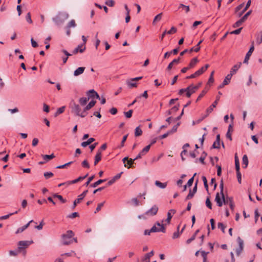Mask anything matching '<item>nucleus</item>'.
Segmentation results:
<instances>
[{
    "label": "nucleus",
    "instance_id": "30",
    "mask_svg": "<svg viewBox=\"0 0 262 262\" xmlns=\"http://www.w3.org/2000/svg\"><path fill=\"white\" fill-rule=\"evenodd\" d=\"M63 53H64L65 55H66V57H62V60H63V63H66L68 59V57L69 56H71L72 54H70L66 50H62V51H61Z\"/></svg>",
    "mask_w": 262,
    "mask_h": 262
},
{
    "label": "nucleus",
    "instance_id": "50",
    "mask_svg": "<svg viewBox=\"0 0 262 262\" xmlns=\"http://www.w3.org/2000/svg\"><path fill=\"white\" fill-rule=\"evenodd\" d=\"M196 173H195L193 174V177L188 180V182L187 183V185L188 186L190 187L191 186H192V185L193 184V182L194 181V177L196 176Z\"/></svg>",
    "mask_w": 262,
    "mask_h": 262
},
{
    "label": "nucleus",
    "instance_id": "37",
    "mask_svg": "<svg viewBox=\"0 0 262 262\" xmlns=\"http://www.w3.org/2000/svg\"><path fill=\"white\" fill-rule=\"evenodd\" d=\"M251 0H249L247 3V4L246 5V7H245V8L243 10V11L240 13L239 14V16H241L244 12H245L249 8V7H250V5H251Z\"/></svg>",
    "mask_w": 262,
    "mask_h": 262
},
{
    "label": "nucleus",
    "instance_id": "12",
    "mask_svg": "<svg viewBox=\"0 0 262 262\" xmlns=\"http://www.w3.org/2000/svg\"><path fill=\"white\" fill-rule=\"evenodd\" d=\"M215 201L216 202L218 206H219V207L222 206V205L224 203V202L222 199V195L221 194H220L219 192H217L216 194Z\"/></svg>",
    "mask_w": 262,
    "mask_h": 262
},
{
    "label": "nucleus",
    "instance_id": "52",
    "mask_svg": "<svg viewBox=\"0 0 262 262\" xmlns=\"http://www.w3.org/2000/svg\"><path fill=\"white\" fill-rule=\"evenodd\" d=\"M133 112V110H130L128 112H124V113L126 118H130L132 116Z\"/></svg>",
    "mask_w": 262,
    "mask_h": 262
},
{
    "label": "nucleus",
    "instance_id": "34",
    "mask_svg": "<svg viewBox=\"0 0 262 262\" xmlns=\"http://www.w3.org/2000/svg\"><path fill=\"white\" fill-rule=\"evenodd\" d=\"M54 157H55V156L53 154H52L50 155H42L43 159L45 160H46V161L51 160V159H53Z\"/></svg>",
    "mask_w": 262,
    "mask_h": 262
},
{
    "label": "nucleus",
    "instance_id": "21",
    "mask_svg": "<svg viewBox=\"0 0 262 262\" xmlns=\"http://www.w3.org/2000/svg\"><path fill=\"white\" fill-rule=\"evenodd\" d=\"M83 45H79L77 48H76L72 52V54H76L78 52L80 53H82L85 49V47L84 46L83 48H82Z\"/></svg>",
    "mask_w": 262,
    "mask_h": 262
},
{
    "label": "nucleus",
    "instance_id": "36",
    "mask_svg": "<svg viewBox=\"0 0 262 262\" xmlns=\"http://www.w3.org/2000/svg\"><path fill=\"white\" fill-rule=\"evenodd\" d=\"M180 8H183V9H184L186 13H188L190 11V8L188 6H186L182 4H180L179 6V9Z\"/></svg>",
    "mask_w": 262,
    "mask_h": 262
},
{
    "label": "nucleus",
    "instance_id": "28",
    "mask_svg": "<svg viewBox=\"0 0 262 262\" xmlns=\"http://www.w3.org/2000/svg\"><path fill=\"white\" fill-rule=\"evenodd\" d=\"M95 141V139L93 138H90L89 139L86 141H84L81 143V145L83 147H85L88 145L91 144L92 142H93Z\"/></svg>",
    "mask_w": 262,
    "mask_h": 262
},
{
    "label": "nucleus",
    "instance_id": "20",
    "mask_svg": "<svg viewBox=\"0 0 262 262\" xmlns=\"http://www.w3.org/2000/svg\"><path fill=\"white\" fill-rule=\"evenodd\" d=\"M33 222V220H31L29 223H28L25 226L18 228L17 231H16L15 233L16 234H18V233L23 232L25 230H26L29 226L30 224L31 223H32Z\"/></svg>",
    "mask_w": 262,
    "mask_h": 262
},
{
    "label": "nucleus",
    "instance_id": "45",
    "mask_svg": "<svg viewBox=\"0 0 262 262\" xmlns=\"http://www.w3.org/2000/svg\"><path fill=\"white\" fill-rule=\"evenodd\" d=\"M43 176L46 179H48L52 178L54 176V174L52 172H45L43 173Z\"/></svg>",
    "mask_w": 262,
    "mask_h": 262
},
{
    "label": "nucleus",
    "instance_id": "10",
    "mask_svg": "<svg viewBox=\"0 0 262 262\" xmlns=\"http://www.w3.org/2000/svg\"><path fill=\"white\" fill-rule=\"evenodd\" d=\"M88 191H84L82 194L78 196V198L76 199L73 203V209H74L77 205V204L79 203L81 200L85 197Z\"/></svg>",
    "mask_w": 262,
    "mask_h": 262
},
{
    "label": "nucleus",
    "instance_id": "9",
    "mask_svg": "<svg viewBox=\"0 0 262 262\" xmlns=\"http://www.w3.org/2000/svg\"><path fill=\"white\" fill-rule=\"evenodd\" d=\"M198 182V180H196L195 184V186L193 187V190H190L189 194L187 195V196L186 198V200H190L193 198V196H194V194L195 193V192H196V190H197Z\"/></svg>",
    "mask_w": 262,
    "mask_h": 262
},
{
    "label": "nucleus",
    "instance_id": "13",
    "mask_svg": "<svg viewBox=\"0 0 262 262\" xmlns=\"http://www.w3.org/2000/svg\"><path fill=\"white\" fill-rule=\"evenodd\" d=\"M88 97L90 98H94L96 97L97 99H100V97L98 93L95 92L94 90H91L87 92Z\"/></svg>",
    "mask_w": 262,
    "mask_h": 262
},
{
    "label": "nucleus",
    "instance_id": "64",
    "mask_svg": "<svg viewBox=\"0 0 262 262\" xmlns=\"http://www.w3.org/2000/svg\"><path fill=\"white\" fill-rule=\"evenodd\" d=\"M212 147L214 148H219L220 147V142H219L218 141H215L213 143Z\"/></svg>",
    "mask_w": 262,
    "mask_h": 262
},
{
    "label": "nucleus",
    "instance_id": "6",
    "mask_svg": "<svg viewBox=\"0 0 262 262\" xmlns=\"http://www.w3.org/2000/svg\"><path fill=\"white\" fill-rule=\"evenodd\" d=\"M222 199L225 204H229L231 210H233L234 208V204L233 199L230 197H227L225 198V195H223Z\"/></svg>",
    "mask_w": 262,
    "mask_h": 262
},
{
    "label": "nucleus",
    "instance_id": "32",
    "mask_svg": "<svg viewBox=\"0 0 262 262\" xmlns=\"http://www.w3.org/2000/svg\"><path fill=\"white\" fill-rule=\"evenodd\" d=\"M242 161H243V164L245 165V166H244L243 167L246 168L248 164V157L247 155H244V156L243 157Z\"/></svg>",
    "mask_w": 262,
    "mask_h": 262
},
{
    "label": "nucleus",
    "instance_id": "51",
    "mask_svg": "<svg viewBox=\"0 0 262 262\" xmlns=\"http://www.w3.org/2000/svg\"><path fill=\"white\" fill-rule=\"evenodd\" d=\"M236 175L237 181L239 184L241 183L242 182V174L239 171V169H238V171H236Z\"/></svg>",
    "mask_w": 262,
    "mask_h": 262
},
{
    "label": "nucleus",
    "instance_id": "58",
    "mask_svg": "<svg viewBox=\"0 0 262 262\" xmlns=\"http://www.w3.org/2000/svg\"><path fill=\"white\" fill-rule=\"evenodd\" d=\"M254 214H255V223H256L257 222L258 219L260 215L257 209H256L255 210Z\"/></svg>",
    "mask_w": 262,
    "mask_h": 262
},
{
    "label": "nucleus",
    "instance_id": "17",
    "mask_svg": "<svg viewBox=\"0 0 262 262\" xmlns=\"http://www.w3.org/2000/svg\"><path fill=\"white\" fill-rule=\"evenodd\" d=\"M176 210L174 209H170L167 213V218L165 221L167 224H169L170 222V220L172 217V214H174L176 213Z\"/></svg>",
    "mask_w": 262,
    "mask_h": 262
},
{
    "label": "nucleus",
    "instance_id": "47",
    "mask_svg": "<svg viewBox=\"0 0 262 262\" xmlns=\"http://www.w3.org/2000/svg\"><path fill=\"white\" fill-rule=\"evenodd\" d=\"M259 34L260 35V37L258 36V35L256 37V43L258 44V45H260V43H262V31H261L260 32H259Z\"/></svg>",
    "mask_w": 262,
    "mask_h": 262
},
{
    "label": "nucleus",
    "instance_id": "5",
    "mask_svg": "<svg viewBox=\"0 0 262 262\" xmlns=\"http://www.w3.org/2000/svg\"><path fill=\"white\" fill-rule=\"evenodd\" d=\"M219 96H217L216 97V100L214 101V102L213 103V104L207 109L206 112L207 113V115L210 114L213 110L214 108H215L216 106V105L218 103V102L220 100V96L222 95V93L221 92H218Z\"/></svg>",
    "mask_w": 262,
    "mask_h": 262
},
{
    "label": "nucleus",
    "instance_id": "22",
    "mask_svg": "<svg viewBox=\"0 0 262 262\" xmlns=\"http://www.w3.org/2000/svg\"><path fill=\"white\" fill-rule=\"evenodd\" d=\"M127 161V163L128 165H129V166L127 167L128 168H130V167L132 166V165L133 164L134 159H128V157H125L123 159V162L124 163V166L127 167L126 165L125 164V161Z\"/></svg>",
    "mask_w": 262,
    "mask_h": 262
},
{
    "label": "nucleus",
    "instance_id": "39",
    "mask_svg": "<svg viewBox=\"0 0 262 262\" xmlns=\"http://www.w3.org/2000/svg\"><path fill=\"white\" fill-rule=\"evenodd\" d=\"M19 210H20V209H18V211H16L14 212L10 213L9 214L2 216L1 217V220H6V219H8L10 216H11V215H12L13 214H17Z\"/></svg>",
    "mask_w": 262,
    "mask_h": 262
},
{
    "label": "nucleus",
    "instance_id": "59",
    "mask_svg": "<svg viewBox=\"0 0 262 262\" xmlns=\"http://www.w3.org/2000/svg\"><path fill=\"white\" fill-rule=\"evenodd\" d=\"M251 12L252 10L249 11L242 17V18L245 21L247 19L248 17L251 14Z\"/></svg>",
    "mask_w": 262,
    "mask_h": 262
},
{
    "label": "nucleus",
    "instance_id": "15",
    "mask_svg": "<svg viewBox=\"0 0 262 262\" xmlns=\"http://www.w3.org/2000/svg\"><path fill=\"white\" fill-rule=\"evenodd\" d=\"M123 172H121L115 176L111 180L107 182V185L110 186L114 184L117 180L119 179Z\"/></svg>",
    "mask_w": 262,
    "mask_h": 262
},
{
    "label": "nucleus",
    "instance_id": "3",
    "mask_svg": "<svg viewBox=\"0 0 262 262\" xmlns=\"http://www.w3.org/2000/svg\"><path fill=\"white\" fill-rule=\"evenodd\" d=\"M164 221L163 220L162 223H163ZM164 224L163 223L160 224L159 222H157L156 224L152 226V227L150 229V231L152 232H162L163 233L165 232V228L164 227Z\"/></svg>",
    "mask_w": 262,
    "mask_h": 262
},
{
    "label": "nucleus",
    "instance_id": "57",
    "mask_svg": "<svg viewBox=\"0 0 262 262\" xmlns=\"http://www.w3.org/2000/svg\"><path fill=\"white\" fill-rule=\"evenodd\" d=\"M76 26V23L74 19L71 20L68 25V27L69 28L71 27H75Z\"/></svg>",
    "mask_w": 262,
    "mask_h": 262
},
{
    "label": "nucleus",
    "instance_id": "16",
    "mask_svg": "<svg viewBox=\"0 0 262 262\" xmlns=\"http://www.w3.org/2000/svg\"><path fill=\"white\" fill-rule=\"evenodd\" d=\"M89 99V97H81L78 100V104L85 107Z\"/></svg>",
    "mask_w": 262,
    "mask_h": 262
},
{
    "label": "nucleus",
    "instance_id": "23",
    "mask_svg": "<svg viewBox=\"0 0 262 262\" xmlns=\"http://www.w3.org/2000/svg\"><path fill=\"white\" fill-rule=\"evenodd\" d=\"M101 159V151L99 150L95 157V161L94 165H96Z\"/></svg>",
    "mask_w": 262,
    "mask_h": 262
},
{
    "label": "nucleus",
    "instance_id": "33",
    "mask_svg": "<svg viewBox=\"0 0 262 262\" xmlns=\"http://www.w3.org/2000/svg\"><path fill=\"white\" fill-rule=\"evenodd\" d=\"M151 146V144H149L148 145L146 146L145 147H144L141 151L140 152L144 156L146 155L150 149Z\"/></svg>",
    "mask_w": 262,
    "mask_h": 262
},
{
    "label": "nucleus",
    "instance_id": "49",
    "mask_svg": "<svg viewBox=\"0 0 262 262\" xmlns=\"http://www.w3.org/2000/svg\"><path fill=\"white\" fill-rule=\"evenodd\" d=\"M200 46H199V45H196V47L191 48L189 50H188V51L189 53H191L193 51L198 52L200 51Z\"/></svg>",
    "mask_w": 262,
    "mask_h": 262
},
{
    "label": "nucleus",
    "instance_id": "62",
    "mask_svg": "<svg viewBox=\"0 0 262 262\" xmlns=\"http://www.w3.org/2000/svg\"><path fill=\"white\" fill-rule=\"evenodd\" d=\"M218 228L219 229H221L223 233L225 232V226L222 223H218Z\"/></svg>",
    "mask_w": 262,
    "mask_h": 262
},
{
    "label": "nucleus",
    "instance_id": "11",
    "mask_svg": "<svg viewBox=\"0 0 262 262\" xmlns=\"http://www.w3.org/2000/svg\"><path fill=\"white\" fill-rule=\"evenodd\" d=\"M254 50V47L253 46V42H252L251 47H250L249 51L247 52V53L246 55V56H245L244 60V63H247L248 62L249 58L251 56L252 53H253Z\"/></svg>",
    "mask_w": 262,
    "mask_h": 262
},
{
    "label": "nucleus",
    "instance_id": "19",
    "mask_svg": "<svg viewBox=\"0 0 262 262\" xmlns=\"http://www.w3.org/2000/svg\"><path fill=\"white\" fill-rule=\"evenodd\" d=\"M241 65H242L241 62H239L237 64L234 65L231 68L230 74H232V76H233V75L235 74L236 73V72L238 71V70L240 68Z\"/></svg>",
    "mask_w": 262,
    "mask_h": 262
},
{
    "label": "nucleus",
    "instance_id": "4",
    "mask_svg": "<svg viewBox=\"0 0 262 262\" xmlns=\"http://www.w3.org/2000/svg\"><path fill=\"white\" fill-rule=\"evenodd\" d=\"M74 235V233L72 230H68L66 234L62 235V244L64 245H68L71 244L70 241H66V238H71Z\"/></svg>",
    "mask_w": 262,
    "mask_h": 262
},
{
    "label": "nucleus",
    "instance_id": "40",
    "mask_svg": "<svg viewBox=\"0 0 262 262\" xmlns=\"http://www.w3.org/2000/svg\"><path fill=\"white\" fill-rule=\"evenodd\" d=\"M245 22V20H244L242 18L238 20V21H237L233 25V28H237V27H239L240 26H241L242 25V24L243 23Z\"/></svg>",
    "mask_w": 262,
    "mask_h": 262
},
{
    "label": "nucleus",
    "instance_id": "44",
    "mask_svg": "<svg viewBox=\"0 0 262 262\" xmlns=\"http://www.w3.org/2000/svg\"><path fill=\"white\" fill-rule=\"evenodd\" d=\"M202 180L203 181L204 187H205L206 190L207 191H208V185L207 180V179H206V177L203 176L202 177Z\"/></svg>",
    "mask_w": 262,
    "mask_h": 262
},
{
    "label": "nucleus",
    "instance_id": "31",
    "mask_svg": "<svg viewBox=\"0 0 262 262\" xmlns=\"http://www.w3.org/2000/svg\"><path fill=\"white\" fill-rule=\"evenodd\" d=\"M232 76V74H228L226 76L225 78L224 79V80L223 81L224 84H226V85L228 84L230 81Z\"/></svg>",
    "mask_w": 262,
    "mask_h": 262
},
{
    "label": "nucleus",
    "instance_id": "38",
    "mask_svg": "<svg viewBox=\"0 0 262 262\" xmlns=\"http://www.w3.org/2000/svg\"><path fill=\"white\" fill-rule=\"evenodd\" d=\"M235 166L236 171H238V169H240V166H239V160H238V157H237L236 154H235Z\"/></svg>",
    "mask_w": 262,
    "mask_h": 262
},
{
    "label": "nucleus",
    "instance_id": "56",
    "mask_svg": "<svg viewBox=\"0 0 262 262\" xmlns=\"http://www.w3.org/2000/svg\"><path fill=\"white\" fill-rule=\"evenodd\" d=\"M207 254L208 253L207 252H205V251H202L201 252V255L203 258V262H207Z\"/></svg>",
    "mask_w": 262,
    "mask_h": 262
},
{
    "label": "nucleus",
    "instance_id": "35",
    "mask_svg": "<svg viewBox=\"0 0 262 262\" xmlns=\"http://www.w3.org/2000/svg\"><path fill=\"white\" fill-rule=\"evenodd\" d=\"M53 196L54 198H57L58 199H59L62 203H64L66 202V200L64 199L61 195H59L57 193H55L53 194Z\"/></svg>",
    "mask_w": 262,
    "mask_h": 262
},
{
    "label": "nucleus",
    "instance_id": "42",
    "mask_svg": "<svg viewBox=\"0 0 262 262\" xmlns=\"http://www.w3.org/2000/svg\"><path fill=\"white\" fill-rule=\"evenodd\" d=\"M142 134V130L138 126L135 129V135L136 137L140 136Z\"/></svg>",
    "mask_w": 262,
    "mask_h": 262
},
{
    "label": "nucleus",
    "instance_id": "43",
    "mask_svg": "<svg viewBox=\"0 0 262 262\" xmlns=\"http://www.w3.org/2000/svg\"><path fill=\"white\" fill-rule=\"evenodd\" d=\"M199 60L196 57L192 59L190 62V64L194 68L195 65L199 62Z\"/></svg>",
    "mask_w": 262,
    "mask_h": 262
},
{
    "label": "nucleus",
    "instance_id": "2",
    "mask_svg": "<svg viewBox=\"0 0 262 262\" xmlns=\"http://www.w3.org/2000/svg\"><path fill=\"white\" fill-rule=\"evenodd\" d=\"M69 17V14L67 13L59 14L53 18V20L57 25L62 24Z\"/></svg>",
    "mask_w": 262,
    "mask_h": 262
},
{
    "label": "nucleus",
    "instance_id": "1",
    "mask_svg": "<svg viewBox=\"0 0 262 262\" xmlns=\"http://www.w3.org/2000/svg\"><path fill=\"white\" fill-rule=\"evenodd\" d=\"M82 107L80 104L76 103L73 100L71 101L70 103L71 112L76 116L84 118L87 116L88 113L85 110V107L83 108H82Z\"/></svg>",
    "mask_w": 262,
    "mask_h": 262
},
{
    "label": "nucleus",
    "instance_id": "26",
    "mask_svg": "<svg viewBox=\"0 0 262 262\" xmlns=\"http://www.w3.org/2000/svg\"><path fill=\"white\" fill-rule=\"evenodd\" d=\"M85 70L84 67H79L74 72V75L75 76H77L81 74H82Z\"/></svg>",
    "mask_w": 262,
    "mask_h": 262
},
{
    "label": "nucleus",
    "instance_id": "54",
    "mask_svg": "<svg viewBox=\"0 0 262 262\" xmlns=\"http://www.w3.org/2000/svg\"><path fill=\"white\" fill-rule=\"evenodd\" d=\"M177 28L174 27H172L170 30L167 31V34H171L175 33L177 32Z\"/></svg>",
    "mask_w": 262,
    "mask_h": 262
},
{
    "label": "nucleus",
    "instance_id": "7",
    "mask_svg": "<svg viewBox=\"0 0 262 262\" xmlns=\"http://www.w3.org/2000/svg\"><path fill=\"white\" fill-rule=\"evenodd\" d=\"M158 209V207L156 205H154L150 209L145 213V215L148 216L155 215L157 213Z\"/></svg>",
    "mask_w": 262,
    "mask_h": 262
},
{
    "label": "nucleus",
    "instance_id": "25",
    "mask_svg": "<svg viewBox=\"0 0 262 262\" xmlns=\"http://www.w3.org/2000/svg\"><path fill=\"white\" fill-rule=\"evenodd\" d=\"M126 84L129 88H136L137 86V83L136 81H132V79L127 80L126 81Z\"/></svg>",
    "mask_w": 262,
    "mask_h": 262
},
{
    "label": "nucleus",
    "instance_id": "18",
    "mask_svg": "<svg viewBox=\"0 0 262 262\" xmlns=\"http://www.w3.org/2000/svg\"><path fill=\"white\" fill-rule=\"evenodd\" d=\"M154 255V252L152 250L151 252L146 253L142 259L143 262H150V258Z\"/></svg>",
    "mask_w": 262,
    "mask_h": 262
},
{
    "label": "nucleus",
    "instance_id": "48",
    "mask_svg": "<svg viewBox=\"0 0 262 262\" xmlns=\"http://www.w3.org/2000/svg\"><path fill=\"white\" fill-rule=\"evenodd\" d=\"M162 13H159L157 15H156L153 20V24L156 23V21H158L161 19Z\"/></svg>",
    "mask_w": 262,
    "mask_h": 262
},
{
    "label": "nucleus",
    "instance_id": "63",
    "mask_svg": "<svg viewBox=\"0 0 262 262\" xmlns=\"http://www.w3.org/2000/svg\"><path fill=\"white\" fill-rule=\"evenodd\" d=\"M209 66V64H206L204 66V67H203L201 69H200L199 70L201 71L202 74H203L207 70V69L208 68Z\"/></svg>",
    "mask_w": 262,
    "mask_h": 262
},
{
    "label": "nucleus",
    "instance_id": "46",
    "mask_svg": "<svg viewBox=\"0 0 262 262\" xmlns=\"http://www.w3.org/2000/svg\"><path fill=\"white\" fill-rule=\"evenodd\" d=\"M65 108L66 107L64 106L58 108L57 112H56L55 116H57L62 113L64 111Z\"/></svg>",
    "mask_w": 262,
    "mask_h": 262
},
{
    "label": "nucleus",
    "instance_id": "53",
    "mask_svg": "<svg viewBox=\"0 0 262 262\" xmlns=\"http://www.w3.org/2000/svg\"><path fill=\"white\" fill-rule=\"evenodd\" d=\"M206 206L209 208V209H212V204L211 203V201H210L209 198H207L206 200Z\"/></svg>",
    "mask_w": 262,
    "mask_h": 262
},
{
    "label": "nucleus",
    "instance_id": "27",
    "mask_svg": "<svg viewBox=\"0 0 262 262\" xmlns=\"http://www.w3.org/2000/svg\"><path fill=\"white\" fill-rule=\"evenodd\" d=\"M155 185L159 187L161 189H164L166 187L167 185V182H165V183H161V182L159 181H155Z\"/></svg>",
    "mask_w": 262,
    "mask_h": 262
},
{
    "label": "nucleus",
    "instance_id": "29",
    "mask_svg": "<svg viewBox=\"0 0 262 262\" xmlns=\"http://www.w3.org/2000/svg\"><path fill=\"white\" fill-rule=\"evenodd\" d=\"M96 102V101L92 100L85 106V110L86 112L95 105Z\"/></svg>",
    "mask_w": 262,
    "mask_h": 262
},
{
    "label": "nucleus",
    "instance_id": "55",
    "mask_svg": "<svg viewBox=\"0 0 262 262\" xmlns=\"http://www.w3.org/2000/svg\"><path fill=\"white\" fill-rule=\"evenodd\" d=\"M26 19L27 21V22L29 23V24L32 23V20L31 17V14L30 12H28L27 13V14L26 16Z\"/></svg>",
    "mask_w": 262,
    "mask_h": 262
},
{
    "label": "nucleus",
    "instance_id": "24",
    "mask_svg": "<svg viewBox=\"0 0 262 262\" xmlns=\"http://www.w3.org/2000/svg\"><path fill=\"white\" fill-rule=\"evenodd\" d=\"M88 174H86V175H85L83 177H79L75 180H74L71 181H68V184L69 185L73 184L76 183L79 181H81L83 180V179H84L85 178H86L88 177Z\"/></svg>",
    "mask_w": 262,
    "mask_h": 262
},
{
    "label": "nucleus",
    "instance_id": "61",
    "mask_svg": "<svg viewBox=\"0 0 262 262\" xmlns=\"http://www.w3.org/2000/svg\"><path fill=\"white\" fill-rule=\"evenodd\" d=\"M81 165H82V167H83L87 168H90L89 164L86 160H84L82 162Z\"/></svg>",
    "mask_w": 262,
    "mask_h": 262
},
{
    "label": "nucleus",
    "instance_id": "14",
    "mask_svg": "<svg viewBox=\"0 0 262 262\" xmlns=\"http://www.w3.org/2000/svg\"><path fill=\"white\" fill-rule=\"evenodd\" d=\"M32 242H29L26 241H21L19 242L18 245H19V249H21L25 248L27 247H28Z\"/></svg>",
    "mask_w": 262,
    "mask_h": 262
},
{
    "label": "nucleus",
    "instance_id": "60",
    "mask_svg": "<svg viewBox=\"0 0 262 262\" xmlns=\"http://www.w3.org/2000/svg\"><path fill=\"white\" fill-rule=\"evenodd\" d=\"M105 4L109 7H113L115 5V2L113 0H108L105 2Z\"/></svg>",
    "mask_w": 262,
    "mask_h": 262
},
{
    "label": "nucleus",
    "instance_id": "8",
    "mask_svg": "<svg viewBox=\"0 0 262 262\" xmlns=\"http://www.w3.org/2000/svg\"><path fill=\"white\" fill-rule=\"evenodd\" d=\"M187 93L186 95L188 98H189L191 95L197 91V87H194L193 85H190L186 88Z\"/></svg>",
    "mask_w": 262,
    "mask_h": 262
},
{
    "label": "nucleus",
    "instance_id": "41",
    "mask_svg": "<svg viewBox=\"0 0 262 262\" xmlns=\"http://www.w3.org/2000/svg\"><path fill=\"white\" fill-rule=\"evenodd\" d=\"M106 181V179H104V180H99L98 181H97V182H95L94 183L92 184L91 186L92 187H96L98 185H100V184H101L102 183Z\"/></svg>",
    "mask_w": 262,
    "mask_h": 262
}]
</instances>
